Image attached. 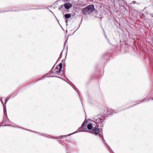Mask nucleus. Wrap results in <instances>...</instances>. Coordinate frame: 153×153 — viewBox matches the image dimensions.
I'll return each mask as SVG.
<instances>
[{
	"label": "nucleus",
	"instance_id": "f257e3e1",
	"mask_svg": "<svg viewBox=\"0 0 153 153\" xmlns=\"http://www.w3.org/2000/svg\"><path fill=\"white\" fill-rule=\"evenodd\" d=\"M44 8L42 7H37L36 8H28L27 7L25 6L23 7H18L15 9V8L13 7H11L9 8H7L6 9H2L0 10V13H3L4 12H8L9 11H19L23 10H38L42 9Z\"/></svg>",
	"mask_w": 153,
	"mask_h": 153
},
{
	"label": "nucleus",
	"instance_id": "f03ea898",
	"mask_svg": "<svg viewBox=\"0 0 153 153\" xmlns=\"http://www.w3.org/2000/svg\"><path fill=\"white\" fill-rule=\"evenodd\" d=\"M99 126V125H96L94 127V128H93V129H92L91 131H88L87 130V128L85 127V125H82L81 126V127H82V128L83 129V130L84 132L87 131L92 134H94L96 135H98L100 137H101L102 135L100 133L101 132V130L102 134V129H99L98 128Z\"/></svg>",
	"mask_w": 153,
	"mask_h": 153
},
{
	"label": "nucleus",
	"instance_id": "7ed1b4c3",
	"mask_svg": "<svg viewBox=\"0 0 153 153\" xmlns=\"http://www.w3.org/2000/svg\"><path fill=\"white\" fill-rule=\"evenodd\" d=\"M95 10L94 6L93 4L89 5L82 9V14L86 15L91 13Z\"/></svg>",
	"mask_w": 153,
	"mask_h": 153
},
{
	"label": "nucleus",
	"instance_id": "20e7f679",
	"mask_svg": "<svg viewBox=\"0 0 153 153\" xmlns=\"http://www.w3.org/2000/svg\"><path fill=\"white\" fill-rule=\"evenodd\" d=\"M118 2H119L120 6L123 7L126 9V4H127V2L125 0H118Z\"/></svg>",
	"mask_w": 153,
	"mask_h": 153
},
{
	"label": "nucleus",
	"instance_id": "39448f33",
	"mask_svg": "<svg viewBox=\"0 0 153 153\" xmlns=\"http://www.w3.org/2000/svg\"><path fill=\"white\" fill-rule=\"evenodd\" d=\"M94 120L92 121L93 122L96 123L97 125H98V124H100V123H102L103 122L104 120L100 117L97 118V119H94Z\"/></svg>",
	"mask_w": 153,
	"mask_h": 153
},
{
	"label": "nucleus",
	"instance_id": "423d86ee",
	"mask_svg": "<svg viewBox=\"0 0 153 153\" xmlns=\"http://www.w3.org/2000/svg\"><path fill=\"white\" fill-rule=\"evenodd\" d=\"M64 5L65 8L68 10L72 7V4L71 3L66 2L64 4Z\"/></svg>",
	"mask_w": 153,
	"mask_h": 153
},
{
	"label": "nucleus",
	"instance_id": "0eeeda50",
	"mask_svg": "<svg viewBox=\"0 0 153 153\" xmlns=\"http://www.w3.org/2000/svg\"><path fill=\"white\" fill-rule=\"evenodd\" d=\"M23 129H24V130H27V131H30V132H33L34 133H35L36 134H39V135H41V136H45V134H44L43 133H39V132H36L35 131H32L30 130H28V129H26L25 128H23Z\"/></svg>",
	"mask_w": 153,
	"mask_h": 153
},
{
	"label": "nucleus",
	"instance_id": "6e6552de",
	"mask_svg": "<svg viewBox=\"0 0 153 153\" xmlns=\"http://www.w3.org/2000/svg\"><path fill=\"white\" fill-rule=\"evenodd\" d=\"M59 10L62 13V14L64 15L65 10V6L64 4H62L59 7Z\"/></svg>",
	"mask_w": 153,
	"mask_h": 153
},
{
	"label": "nucleus",
	"instance_id": "1a4fd4ad",
	"mask_svg": "<svg viewBox=\"0 0 153 153\" xmlns=\"http://www.w3.org/2000/svg\"><path fill=\"white\" fill-rule=\"evenodd\" d=\"M146 100V99L145 98L143 100H141L139 102H138L137 103H136L135 104L133 105L130 106L129 107H128L126 109L129 108H131L132 107H133V106H134L137 105H138L139 104H140V103H141L143 102H144Z\"/></svg>",
	"mask_w": 153,
	"mask_h": 153
},
{
	"label": "nucleus",
	"instance_id": "9d476101",
	"mask_svg": "<svg viewBox=\"0 0 153 153\" xmlns=\"http://www.w3.org/2000/svg\"><path fill=\"white\" fill-rule=\"evenodd\" d=\"M71 16V15L70 13L66 14L64 15L63 18L64 19H68L70 18Z\"/></svg>",
	"mask_w": 153,
	"mask_h": 153
},
{
	"label": "nucleus",
	"instance_id": "9b49d317",
	"mask_svg": "<svg viewBox=\"0 0 153 153\" xmlns=\"http://www.w3.org/2000/svg\"><path fill=\"white\" fill-rule=\"evenodd\" d=\"M5 117V119H4V123H5L6 124L8 123H9V119H8L7 116V114H4Z\"/></svg>",
	"mask_w": 153,
	"mask_h": 153
},
{
	"label": "nucleus",
	"instance_id": "f8f14e48",
	"mask_svg": "<svg viewBox=\"0 0 153 153\" xmlns=\"http://www.w3.org/2000/svg\"><path fill=\"white\" fill-rule=\"evenodd\" d=\"M87 127L88 129L89 130L88 131H90V130L92 129H93V128H94L93 127L91 123H88L87 125Z\"/></svg>",
	"mask_w": 153,
	"mask_h": 153
},
{
	"label": "nucleus",
	"instance_id": "ddd939ff",
	"mask_svg": "<svg viewBox=\"0 0 153 153\" xmlns=\"http://www.w3.org/2000/svg\"><path fill=\"white\" fill-rule=\"evenodd\" d=\"M68 134L67 135L61 136H60L59 137H57V139H56V140L58 139V138H60V139H62L63 138V137H66L67 136H69L70 135H71V134Z\"/></svg>",
	"mask_w": 153,
	"mask_h": 153
},
{
	"label": "nucleus",
	"instance_id": "4468645a",
	"mask_svg": "<svg viewBox=\"0 0 153 153\" xmlns=\"http://www.w3.org/2000/svg\"><path fill=\"white\" fill-rule=\"evenodd\" d=\"M47 77L48 78L53 77H57V78H58L61 79L65 81H66V80L64 79H63L61 77H60L59 76H47Z\"/></svg>",
	"mask_w": 153,
	"mask_h": 153
},
{
	"label": "nucleus",
	"instance_id": "2eb2a0df",
	"mask_svg": "<svg viewBox=\"0 0 153 153\" xmlns=\"http://www.w3.org/2000/svg\"><path fill=\"white\" fill-rule=\"evenodd\" d=\"M17 94V93H15L11 95L9 97V99L15 97Z\"/></svg>",
	"mask_w": 153,
	"mask_h": 153
},
{
	"label": "nucleus",
	"instance_id": "dca6fc26",
	"mask_svg": "<svg viewBox=\"0 0 153 153\" xmlns=\"http://www.w3.org/2000/svg\"><path fill=\"white\" fill-rule=\"evenodd\" d=\"M81 131H84L81 128V127H80L79 128H78V129L77 130V131L76 132H81ZM76 133V132H74V133H72L73 134H75Z\"/></svg>",
	"mask_w": 153,
	"mask_h": 153
},
{
	"label": "nucleus",
	"instance_id": "f3484780",
	"mask_svg": "<svg viewBox=\"0 0 153 153\" xmlns=\"http://www.w3.org/2000/svg\"><path fill=\"white\" fill-rule=\"evenodd\" d=\"M3 105L4 107V114H7L6 106L4 105Z\"/></svg>",
	"mask_w": 153,
	"mask_h": 153
},
{
	"label": "nucleus",
	"instance_id": "a211bd4d",
	"mask_svg": "<svg viewBox=\"0 0 153 153\" xmlns=\"http://www.w3.org/2000/svg\"><path fill=\"white\" fill-rule=\"evenodd\" d=\"M45 137H47V138H53V139H57V138L54 137H52L50 135H46L45 134Z\"/></svg>",
	"mask_w": 153,
	"mask_h": 153
},
{
	"label": "nucleus",
	"instance_id": "6ab92c4d",
	"mask_svg": "<svg viewBox=\"0 0 153 153\" xmlns=\"http://www.w3.org/2000/svg\"><path fill=\"white\" fill-rule=\"evenodd\" d=\"M61 70H60L59 69V70H57V71H56V72L54 73V74H59L61 72Z\"/></svg>",
	"mask_w": 153,
	"mask_h": 153
},
{
	"label": "nucleus",
	"instance_id": "aec40b11",
	"mask_svg": "<svg viewBox=\"0 0 153 153\" xmlns=\"http://www.w3.org/2000/svg\"><path fill=\"white\" fill-rule=\"evenodd\" d=\"M59 69L60 70H61L62 69V63H60L59 64Z\"/></svg>",
	"mask_w": 153,
	"mask_h": 153
},
{
	"label": "nucleus",
	"instance_id": "412c9836",
	"mask_svg": "<svg viewBox=\"0 0 153 153\" xmlns=\"http://www.w3.org/2000/svg\"><path fill=\"white\" fill-rule=\"evenodd\" d=\"M63 51H62V52H61V53H60V56H59V58H58V59L57 60V61L56 62H57V61H58V60L59 59H60V58H62V52H63Z\"/></svg>",
	"mask_w": 153,
	"mask_h": 153
},
{
	"label": "nucleus",
	"instance_id": "4be33fe9",
	"mask_svg": "<svg viewBox=\"0 0 153 153\" xmlns=\"http://www.w3.org/2000/svg\"><path fill=\"white\" fill-rule=\"evenodd\" d=\"M52 73L54 74V72L51 70L48 74H47V75H51Z\"/></svg>",
	"mask_w": 153,
	"mask_h": 153
},
{
	"label": "nucleus",
	"instance_id": "5701e85b",
	"mask_svg": "<svg viewBox=\"0 0 153 153\" xmlns=\"http://www.w3.org/2000/svg\"><path fill=\"white\" fill-rule=\"evenodd\" d=\"M9 126H12V127H16V128H22L23 129H24L23 128H20V127H16L15 125H9Z\"/></svg>",
	"mask_w": 153,
	"mask_h": 153
},
{
	"label": "nucleus",
	"instance_id": "b1692460",
	"mask_svg": "<svg viewBox=\"0 0 153 153\" xmlns=\"http://www.w3.org/2000/svg\"><path fill=\"white\" fill-rule=\"evenodd\" d=\"M45 77V76H43L42 77V78H40L39 79L36 81V82H37V81H39L40 80H42V79L44 78Z\"/></svg>",
	"mask_w": 153,
	"mask_h": 153
},
{
	"label": "nucleus",
	"instance_id": "393cba45",
	"mask_svg": "<svg viewBox=\"0 0 153 153\" xmlns=\"http://www.w3.org/2000/svg\"><path fill=\"white\" fill-rule=\"evenodd\" d=\"M119 111H114V110H111V114H112V113H118V112H119Z\"/></svg>",
	"mask_w": 153,
	"mask_h": 153
},
{
	"label": "nucleus",
	"instance_id": "a878e982",
	"mask_svg": "<svg viewBox=\"0 0 153 153\" xmlns=\"http://www.w3.org/2000/svg\"><path fill=\"white\" fill-rule=\"evenodd\" d=\"M104 58L105 59H107L108 58V57L107 56V55L106 54H104Z\"/></svg>",
	"mask_w": 153,
	"mask_h": 153
},
{
	"label": "nucleus",
	"instance_id": "bb28decb",
	"mask_svg": "<svg viewBox=\"0 0 153 153\" xmlns=\"http://www.w3.org/2000/svg\"><path fill=\"white\" fill-rule=\"evenodd\" d=\"M153 100V97H150L147 100V101H149L150 100Z\"/></svg>",
	"mask_w": 153,
	"mask_h": 153
},
{
	"label": "nucleus",
	"instance_id": "cd10ccee",
	"mask_svg": "<svg viewBox=\"0 0 153 153\" xmlns=\"http://www.w3.org/2000/svg\"><path fill=\"white\" fill-rule=\"evenodd\" d=\"M87 123V121H85L82 124V125H85V126Z\"/></svg>",
	"mask_w": 153,
	"mask_h": 153
},
{
	"label": "nucleus",
	"instance_id": "c85d7f7f",
	"mask_svg": "<svg viewBox=\"0 0 153 153\" xmlns=\"http://www.w3.org/2000/svg\"><path fill=\"white\" fill-rule=\"evenodd\" d=\"M65 19V22L66 23V25L67 26L68 25V19Z\"/></svg>",
	"mask_w": 153,
	"mask_h": 153
},
{
	"label": "nucleus",
	"instance_id": "c756f323",
	"mask_svg": "<svg viewBox=\"0 0 153 153\" xmlns=\"http://www.w3.org/2000/svg\"><path fill=\"white\" fill-rule=\"evenodd\" d=\"M106 146L108 148L109 150H111V149L110 146L108 145V144H106Z\"/></svg>",
	"mask_w": 153,
	"mask_h": 153
},
{
	"label": "nucleus",
	"instance_id": "7c9ffc66",
	"mask_svg": "<svg viewBox=\"0 0 153 153\" xmlns=\"http://www.w3.org/2000/svg\"><path fill=\"white\" fill-rule=\"evenodd\" d=\"M132 3L133 4H135L136 3V1H133L132 2Z\"/></svg>",
	"mask_w": 153,
	"mask_h": 153
},
{
	"label": "nucleus",
	"instance_id": "2f4dec72",
	"mask_svg": "<svg viewBox=\"0 0 153 153\" xmlns=\"http://www.w3.org/2000/svg\"><path fill=\"white\" fill-rule=\"evenodd\" d=\"M9 99H8V100H7V98H6L5 99V103H6L7 102V101H8V100H9Z\"/></svg>",
	"mask_w": 153,
	"mask_h": 153
},
{
	"label": "nucleus",
	"instance_id": "473e14b6",
	"mask_svg": "<svg viewBox=\"0 0 153 153\" xmlns=\"http://www.w3.org/2000/svg\"><path fill=\"white\" fill-rule=\"evenodd\" d=\"M1 102H2V104H3V105H4V102H3V101L2 100V99H1Z\"/></svg>",
	"mask_w": 153,
	"mask_h": 153
},
{
	"label": "nucleus",
	"instance_id": "72a5a7b5",
	"mask_svg": "<svg viewBox=\"0 0 153 153\" xmlns=\"http://www.w3.org/2000/svg\"><path fill=\"white\" fill-rule=\"evenodd\" d=\"M58 66V65H57L55 68V69L54 70H55V69H57L58 68V67H57Z\"/></svg>",
	"mask_w": 153,
	"mask_h": 153
},
{
	"label": "nucleus",
	"instance_id": "f704fd0d",
	"mask_svg": "<svg viewBox=\"0 0 153 153\" xmlns=\"http://www.w3.org/2000/svg\"><path fill=\"white\" fill-rule=\"evenodd\" d=\"M54 66H55V65L53 66V67L52 68L51 70V71L52 70H53L54 68Z\"/></svg>",
	"mask_w": 153,
	"mask_h": 153
},
{
	"label": "nucleus",
	"instance_id": "c9c22d12",
	"mask_svg": "<svg viewBox=\"0 0 153 153\" xmlns=\"http://www.w3.org/2000/svg\"><path fill=\"white\" fill-rule=\"evenodd\" d=\"M102 138H103V141L104 142H105V140H104V138H103V135H102Z\"/></svg>",
	"mask_w": 153,
	"mask_h": 153
},
{
	"label": "nucleus",
	"instance_id": "e433bc0d",
	"mask_svg": "<svg viewBox=\"0 0 153 153\" xmlns=\"http://www.w3.org/2000/svg\"><path fill=\"white\" fill-rule=\"evenodd\" d=\"M151 17H152V18H153V13H152V14H151Z\"/></svg>",
	"mask_w": 153,
	"mask_h": 153
},
{
	"label": "nucleus",
	"instance_id": "4c0bfd02",
	"mask_svg": "<svg viewBox=\"0 0 153 153\" xmlns=\"http://www.w3.org/2000/svg\"><path fill=\"white\" fill-rule=\"evenodd\" d=\"M3 126H9V125H4Z\"/></svg>",
	"mask_w": 153,
	"mask_h": 153
},
{
	"label": "nucleus",
	"instance_id": "58836bf2",
	"mask_svg": "<svg viewBox=\"0 0 153 153\" xmlns=\"http://www.w3.org/2000/svg\"><path fill=\"white\" fill-rule=\"evenodd\" d=\"M105 37L106 38V39H107L108 38H107V37L106 36V35L105 34Z\"/></svg>",
	"mask_w": 153,
	"mask_h": 153
},
{
	"label": "nucleus",
	"instance_id": "ea45409f",
	"mask_svg": "<svg viewBox=\"0 0 153 153\" xmlns=\"http://www.w3.org/2000/svg\"><path fill=\"white\" fill-rule=\"evenodd\" d=\"M78 29V28H77V29H76V30L75 31H74V32L73 33V34L74 33V32H75V31H76V30Z\"/></svg>",
	"mask_w": 153,
	"mask_h": 153
},
{
	"label": "nucleus",
	"instance_id": "a19ab883",
	"mask_svg": "<svg viewBox=\"0 0 153 153\" xmlns=\"http://www.w3.org/2000/svg\"><path fill=\"white\" fill-rule=\"evenodd\" d=\"M73 88L74 89L76 90V91H76V90L75 89L74 87L73 86Z\"/></svg>",
	"mask_w": 153,
	"mask_h": 153
},
{
	"label": "nucleus",
	"instance_id": "79ce46f5",
	"mask_svg": "<svg viewBox=\"0 0 153 153\" xmlns=\"http://www.w3.org/2000/svg\"><path fill=\"white\" fill-rule=\"evenodd\" d=\"M103 126V124L101 126V127H102Z\"/></svg>",
	"mask_w": 153,
	"mask_h": 153
},
{
	"label": "nucleus",
	"instance_id": "37998d69",
	"mask_svg": "<svg viewBox=\"0 0 153 153\" xmlns=\"http://www.w3.org/2000/svg\"><path fill=\"white\" fill-rule=\"evenodd\" d=\"M105 144H106H106H107L106 143V142H105Z\"/></svg>",
	"mask_w": 153,
	"mask_h": 153
},
{
	"label": "nucleus",
	"instance_id": "c03bdc74",
	"mask_svg": "<svg viewBox=\"0 0 153 153\" xmlns=\"http://www.w3.org/2000/svg\"><path fill=\"white\" fill-rule=\"evenodd\" d=\"M66 148L67 150V146H66Z\"/></svg>",
	"mask_w": 153,
	"mask_h": 153
},
{
	"label": "nucleus",
	"instance_id": "a18cd8bd",
	"mask_svg": "<svg viewBox=\"0 0 153 153\" xmlns=\"http://www.w3.org/2000/svg\"><path fill=\"white\" fill-rule=\"evenodd\" d=\"M67 41V40H66V42H65V44H64V45H65V44L66 43V42Z\"/></svg>",
	"mask_w": 153,
	"mask_h": 153
},
{
	"label": "nucleus",
	"instance_id": "49530a36",
	"mask_svg": "<svg viewBox=\"0 0 153 153\" xmlns=\"http://www.w3.org/2000/svg\"><path fill=\"white\" fill-rule=\"evenodd\" d=\"M57 20L58 21V22L59 23V21H58V19H57Z\"/></svg>",
	"mask_w": 153,
	"mask_h": 153
},
{
	"label": "nucleus",
	"instance_id": "de8ad7c7",
	"mask_svg": "<svg viewBox=\"0 0 153 153\" xmlns=\"http://www.w3.org/2000/svg\"><path fill=\"white\" fill-rule=\"evenodd\" d=\"M51 11V12L52 13H53L52 12V11Z\"/></svg>",
	"mask_w": 153,
	"mask_h": 153
},
{
	"label": "nucleus",
	"instance_id": "09e8293b",
	"mask_svg": "<svg viewBox=\"0 0 153 153\" xmlns=\"http://www.w3.org/2000/svg\"><path fill=\"white\" fill-rule=\"evenodd\" d=\"M1 125H0V127H1Z\"/></svg>",
	"mask_w": 153,
	"mask_h": 153
},
{
	"label": "nucleus",
	"instance_id": "8fccbe9b",
	"mask_svg": "<svg viewBox=\"0 0 153 153\" xmlns=\"http://www.w3.org/2000/svg\"><path fill=\"white\" fill-rule=\"evenodd\" d=\"M67 153H68V152H67Z\"/></svg>",
	"mask_w": 153,
	"mask_h": 153
}]
</instances>
